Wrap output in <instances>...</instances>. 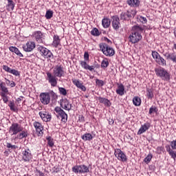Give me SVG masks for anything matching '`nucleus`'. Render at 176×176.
Segmentation results:
<instances>
[{"instance_id":"f257e3e1","label":"nucleus","mask_w":176,"mask_h":176,"mask_svg":"<svg viewBox=\"0 0 176 176\" xmlns=\"http://www.w3.org/2000/svg\"><path fill=\"white\" fill-rule=\"evenodd\" d=\"M64 67L61 65H57L54 67L53 74L50 72H47V80L52 87L57 86V78H62L64 76Z\"/></svg>"},{"instance_id":"f03ea898","label":"nucleus","mask_w":176,"mask_h":176,"mask_svg":"<svg viewBox=\"0 0 176 176\" xmlns=\"http://www.w3.org/2000/svg\"><path fill=\"white\" fill-rule=\"evenodd\" d=\"M144 28L140 25H134L132 28L131 34L129 36V41L131 43H138L142 39V32Z\"/></svg>"},{"instance_id":"7ed1b4c3","label":"nucleus","mask_w":176,"mask_h":176,"mask_svg":"<svg viewBox=\"0 0 176 176\" xmlns=\"http://www.w3.org/2000/svg\"><path fill=\"white\" fill-rule=\"evenodd\" d=\"M100 50L102 52L104 56H107L109 57H112V56H115V50L113 48L109 47L107 43H100L99 45Z\"/></svg>"},{"instance_id":"20e7f679","label":"nucleus","mask_w":176,"mask_h":176,"mask_svg":"<svg viewBox=\"0 0 176 176\" xmlns=\"http://www.w3.org/2000/svg\"><path fill=\"white\" fill-rule=\"evenodd\" d=\"M135 14H137L136 10H130L126 12H123L120 15V20L123 21H129V20H131V19H134L135 17Z\"/></svg>"},{"instance_id":"39448f33","label":"nucleus","mask_w":176,"mask_h":176,"mask_svg":"<svg viewBox=\"0 0 176 176\" xmlns=\"http://www.w3.org/2000/svg\"><path fill=\"white\" fill-rule=\"evenodd\" d=\"M157 76L161 78L163 80H170V73L162 67L155 69Z\"/></svg>"},{"instance_id":"423d86ee","label":"nucleus","mask_w":176,"mask_h":176,"mask_svg":"<svg viewBox=\"0 0 176 176\" xmlns=\"http://www.w3.org/2000/svg\"><path fill=\"white\" fill-rule=\"evenodd\" d=\"M37 51L39 52L40 54L43 56V57H45V58H54V55H53V53L49 49L38 45L37 46Z\"/></svg>"},{"instance_id":"0eeeda50","label":"nucleus","mask_w":176,"mask_h":176,"mask_svg":"<svg viewBox=\"0 0 176 176\" xmlns=\"http://www.w3.org/2000/svg\"><path fill=\"white\" fill-rule=\"evenodd\" d=\"M73 173L75 174H87V173H90V169L89 166H86L85 164L76 165L72 168Z\"/></svg>"},{"instance_id":"6e6552de","label":"nucleus","mask_w":176,"mask_h":176,"mask_svg":"<svg viewBox=\"0 0 176 176\" xmlns=\"http://www.w3.org/2000/svg\"><path fill=\"white\" fill-rule=\"evenodd\" d=\"M152 57L155 59V63L158 64V65H161L162 67H164L166 65V60L163 57L160 56V54L156 51H152Z\"/></svg>"},{"instance_id":"1a4fd4ad","label":"nucleus","mask_w":176,"mask_h":176,"mask_svg":"<svg viewBox=\"0 0 176 176\" xmlns=\"http://www.w3.org/2000/svg\"><path fill=\"white\" fill-rule=\"evenodd\" d=\"M23 131V126L19 124V123H12L10 126L9 133L11 135H16L19 133Z\"/></svg>"},{"instance_id":"9d476101","label":"nucleus","mask_w":176,"mask_h":176,"mask_svg":"<svg viewBox=\"0 0 176 176\" xmlns=\"http://www.w3.org/2000/svg\"><path fill=\"white\" fill-rule=\"evenodd\" d=\"M54 111L57 113L58 118V116L61 118V122L67 123V120H68V115L65 113V111H64V110L59 107H55Z\"/></svg>"},{"instance_id":"9b49d317","label":"nucleus","mask_w":176,"mask_h":176,"mask_svg":"<svg viewBox=\"0 0 176 176\" xmlns=\"http://www.w3.org/2000/svg\"><path fill=\"white\" fill-rule=\"evenodd\" d=\"M114 155L116 157H118V160H121V162H126L127 157H126V154L122 151V150L119 148L115 149Z\"/></svg>"},{"instance_id":"f8f14e48","label":"nucleus","mask_w":176,"mask_h":176,"mask_svg":"<svg viewBox=\"0 0 176 176\" xmlns=\"http://www.w3.org/2000/svg\"><path fill=\"white\" fill-rule=\"evenodd\" d=\"M33 126L36 129V133L38 137L43 135V126L39 122H34Z\"/></svg>"},{"instance_id":"ddd939ff","label":"nucleus","mask_w":176,"mask_h":176,"mask_svg":"<svg viewBox=\"0 0 176 176\" xmlns=\"http://www.w3.org/2000/svg\"><path fill=\"white\" fill-rule=\"evenodd\" d=\"M40 100L43 105H47L50 103V95L49 93H41L40 94Z\"/></svg>"},{"instance_id":"4468645a","label":"nucleus","mask_w":176,"mask_h":176,"mask_svg":"<svg viewBox=\"0 0 176 176\" xmlns=\"http://www.w3.org/2000/svg\"><path fill=\"white\" fill-rule=\"evenodd\" d=\"M35 43L34 41H28L25 45H23L24 52H32L35 49Z\"/></svg>"},{"instance_id":"2eb2a0df","label":"nucleus","mask_w":176,"mask_h":176,"mask_svg":"<svg viewBox=\"0 0 176 176\" xmlns=\"http://www.w3.org/2000/svg\"><path fill=\"white\" fill-rule=\"evenodd\" d=\"M38 115L43 122H50L52 120V114L47 111H40Z\"/></svg>"},{"instance_id":"dca6fc26","label":"nucleus","mask_w":176,"mask_h":176,"mask_svg":"<svg viewBox=\"0 0 176 176\" xmlns=\"http://www.w3.org/2000/svg\"><path fill=\"white\" fill-rule=\"evenodd\" d=\"M60 107L65 111H71L72 109V104L69 103V101L67 99H63L60 102Z\"/></svg>"},{"instance_id":"f3484780","label":"nucleus","mask_w":176,"mask_h":176,"mask_svg":"<svg viewBox=\"0 0 176 176\" xmlns=\"http://www.w3.org/2000/svg\"><path fill=\"white\" fill-rule=\"evenodd\" d=\"M22 159L25 162H30L32 159V154L30 149L28 148L22 152Z\"/></svg>"},{"instance_id":"a211bd4d","label":"nucleus","mask_w":176,"mask_h":176,"mask_svg":"<svg viewBox=\"0 0 176 176\" xmlns=\"http://www.w3.org/2000/svg\"><path fill=\"white\" fill-rule=\"evenodd\" d=\"M112 27L113 30H116V31H118V30H119V28L120 27V19H119V16H113Z\"/></svg>"},{"instance_id":"6ab92c4d","label":"nucleus","mask_w":176,"mask_h":176,"mask_svg":"<svg viewBox=\"0 0 176 176\" xmlns=\"http://www.w3.org/2000/svg\"><path fill=\"white\" fill-rule=\"evenodd\" d=\"M151 127V124L149 122H146L143 125L141 126L139 131H138V135H141V134H144L146 130H149Z\"/></svg>"},{"instance_id":"aec40b11","label":"nucleus","mask_w":176,"mask_h":176,"mask_svg":"<svg viewBox=\"0 0 176 176\" xmlns=\"http://www.w3.org/2000/svg\"><path fill=\"white\" fill-rule=\"evenodd\" d=\"M72 82L74 85L76 86V87H78V89H80V90H82V91H86V87H85V85H83V83L80 82L79 80L73 79Z\"/></svg>"},{"instance_id":"412c9836","label":"nucleus","mask_w":176,"mask_h":176,"mask_svg":"<svg viewBox=\"0 0 176 176\" xmlns=\"http://www.w3.org/2000/svg\"><path fill=\"white\" fill-rule=\"evenodd\" d=\"M34 38L38 43H43V34L42 32L37 31L34 33Z\"/></svg>"},{"instance_id":"4be33fe9","label":"nucleus","mask_w":176,"mask_h":176,"mask_svg":"<svg viewBox=\"0 0 176 176\" xmlns=\"http://www.w3.org/2000/svg\"><path fill=\"white\" fill-rule=\"evenodd\" d=\"M126 3L131 8H138L140 6V0H127Z\"/></svg>"},{"instance_id":"5701e85b","label":"nucleus","mask_w":176,"mask_h":176,"mask_svg":"<svg viewBox=\"0 0 176 176\" xmlns=\"http://www.w3.org/2000/svg\"><path fill=\"white\" fill-rule=\"evenodd\" d=\"M80 65L82 68H84V69H88L89 71H94V66L91 65H87V62H86V60L85 61H80Z\"/></svg>"},{"instance_id":"b1692460","label":"nucleus","mask_w":176,"mask_h":176,"mask_svg":"<svg viewBox=\"0 0 176 176\" xmlns=\"http://www.w3.org/2000/svg\"><path fill=\"white\" fill-rule=\"evenodd\" d=\"M60 43H61V39H60V36L54 35L53 37L52 46L54 47H58Z\"/></svg>"},{"instance_id":"393cba45","label":"nucleus","mask_w":176,"mask_h":176,"mask_svg":"<svg viewBox=\"0 0 176 176\" xmlns=\"http://www.w3.org/2000/svg\"><path fill=\"white\" fill-rule=\"evenodd\" d=\"M9 50H10V52H12V53H15V54H16V56H19V57H24L23 54H21L20 50H19V48H17L16 47H12V46L10 47Z\"/></svg>"},{"instance_id":"a878e982","label":"nucleus","mask_w":176,"mask_h":176,"mask_svg":"<svg viewBox=\"0 0 176 176\" xmlns=\"http://www.w3.org/2000/svg\"><path fill=\"white\" fill-rule=\"evenodd\" d=\"M116 92L119 96H124V85H123V84L118 85V89L116 90Z\"/></svg>"},{"instance_id":"bb28decb","label":"nucleus","mask_w":176,"mask_h":176,"mask_svg":"<svg viewBox=\"0 0 176 176\" xmlns=\"http://www.w3.org/2000/svg\"><path fill=\"white\" fill-rule=\"evenodd\" d=\"M166 148L167 152L169 153L170 156H171L172 159L175 160L176 153L174 151H173V148L171 149V148L168 145L166 146Z\"/></svg>"},{"instance_id":"cd10ccee","label":"nucleus","mask_w":176,"mask_h":176,"mask_svg":"<svg viewBox=\"0 0 176 176\" xmlns=\"http://www.w3.org/2000/svg\"><path fill=\"white\" fill-rule=\"evenodd\" d=\"M98 100L101 104H104L107 107H111V102L108 99L99 97Z\"/></svg>"},{"instance_id":"c85d7f7f","label":"nucleus","mask_w":176,"mask_h":176,"mask_svg":"<svg viewBox=\"0 0 176 176\" xmlns=\"http://www.w3.org/2000/svg\"><path fill=\"white\" fill-rule=\"evenodd\" d=\"M83 141H91L93 140V135L91 133H85L81 136Z\"/></svg>"},{"instance_id":"c756f323","label":"nucleus","mask_w":176,"mask_h":176,"mask_svg":"<svg viewBox=\"0 0 176 176\" xmlns=\"http://www.w3.org/2000/svg\"><path fill=\"white\" fill-rule=\"evenodd\" d=\"M102 25L104 28H108L111 25V20L108 18H104L102 21Z\"/></svg>"},{"instance_id":"7c9ffc66","label":"nucleus","mask_w":176,"mask_h":176,"mask_svg":"<svg viewBox=\"0 0 176 176\" xmlns=\"http://www.w3.org/2000/svg\"><path fill=\"white\" fill-rule=\"evenodd\" d=\"M8 3L7 5V7H8V12H10L12 10H14L15 3L13 1V0H7Z\"/></svg>"},{"instance_id":"2f4dec72","label":"nucleus","mask_w":176,"mask_h":176,"mask_svg":"<svg viewBox=\"0 0 176 176\" xmlns=\"http://www.w3.org/2000/svg\"><path fill=\"white\" fill-rule=\"evenodd\" d=\"M27 137H28V133L25 131H22L17 135L16 138L18 140H23V138H27Z\"/></svg>"},{"instance_id":"473e14b6","label":"nucleus","mask_w":176,"mask_h":176,"mask_svg":"<svg viewBox=\"0 0 176 176\" xmlns=\"http://www.w3.org/2000/svg\"><path fill=\"white\" fill-rule=\"evenodd\" d=\"M133 103L135 107H140V105H141V98L138 96L134 97L133 99Z\"/></svg>"},{"instance_id":"72a5a7b5","label":"nucleus","mask_w":176,"mask_h":176,"mask_svg":"<svg viewBox=\"0 0 176 176\" xmlns=\"http://www.w3.org/2000/svg\"><path fill=\"white\" fill-rule=\"evenodd\" d=\"M0 89L3 93H9V89L6 87V84L5 82L0 83Z\"/></svg>"},{"instance_id":"f704fd0d","label":"nucleus","mask_w":176,"mask_h":176,"mask_svg":"<svg viewBox=\"0 0 176 176\" xmlns=\"http://www.w3.org/2000/svg\"><path fill=\"white\" fill-rule=\"evenodd\" d=\"M146 96L148 98H153V89H146Z\"/></svg>"},{"instance_id":"c9c22d12","label":"nucleus","mask_w":176,"mask_h":176,"mask_svg":"<svg viewBox=\"0 0 176 176\" xmlns=\"http://www.w3.org/2000/svg\"><path fill=\"white\" fill-rule=\"evenodd\" d=\"M109 65V62L107 58L104 59L101 63V68L105 69Z\"/></svg>"},{"instance_id":"e433bc0d","label":"nucleus","mask_w":176,"mask_h":176,"mask_svg":"<svg viewBox=\"0 0 176 176\" xmlns=\"http://www.w3.org/2000/svg\"><path fill=\"white\" fill-rule=\"evenodd\" d=\"M52 17H53V11L49 10H47L46 13H45V18L47 19V20H50V19H52Z\"/></svg>"},{"instance_id":"4c0bfd02","label":"nucleus","mask_w":176,"mask_h":176,"mask_svg":"<svg viewBox=\"0 0 176 176\" xmlns=\"http://www.w3.org/2000/svg\"><path fill=\"white\" fill-rule=\"evenodd\" d=\"M8 107H10V109L11 111H13L14 112H16V111H17V109L16 108V106L14 105V102H13L12 101L9 102Z\"/></svg>"},{"instance_id":"58836bf2","label":"nucleus","mask_w":176,"mask_h":176,"mask_svg":"<svg viewBox=\"0 0 176 176\" xmlns=\"http://www.w3.org/2000/svg\"><path fill=\"white\" fill-rule=\"evenodd\" d=\"M158 109L155 106H152L148 111L149 115H152L153 113H157Z\"/></svg>"},{"instance_id":"ea45409f","label":"nucleus","mask_w":176,"mask_h":176,"mask_svg":"<svg viewBox=\"0 0 176 176\" xmlns=\"http://www.w3.org/2000/svg\"><path fill=\"white\" fill-rule=\"evenodd\" d=\"M47 141L50 148H53V146H54V142H53V138H52V137L47 138Z\"/></svg>"},{"instance_id":"a19ab883","label":"nucleus","mask_w":176,"mask_h":176,"mask_svg":"<svg viewBox=\"0 0 176 176\" xmlns=\"http://www.w3.org/2000/svg\"><path fill=\"white\" fill-rule=\"evenodd\" d=\"M91 35L94 36H98L100 35V32L98 31V29L96 28H94L91 31Z\"/></svg>"},{"instance_id":"79ce46f5","label":"nucleus","mask_w":176,"mask_h":176,"mask_svg":"<svg viewBox=\"0 0 176 176\" xmlns=\"http://www.w3.org/2000/svg\"><path fill=\"white\" fill-rule=\"evenodd\" d=\"M96 83L97 86H98L99 87H102V86H104V85H105V83L104 82V80H100L98 78L96 79Z\"/></svg>"},{"instance_id":"37998d69","label":"nucleus","mask_w":176,"mask_h":176,"mask_svg":"<svg viewBox=\"0 0 176 176\" xmlns=\"http://www.w3.org/2000/svg\"><path fill=\"white\" fill-rule=\"evenodd\" d=\"M10 74L14 75V76H20V72H19L14 69H11Z\"/></svg>"},{"instance_id":"c03bdc74","label":"nucleus","mask_w":176,"mask_h":176,"mask_svg":"<svg viewBox=\"0 0 176 176\" xmlns=\"http://www.w3.org/2000/svg\"><path fill=\"white\" fill-rule=\"evenodd\" d=\"M58 90H59L60 94H61L62 96H67V89H65V88L59 87Z\"/></svg>"},{"instance_id":"a18cd8bd","label":"nucleus","mask_w":176,"mask_h":176,"mask_svg":"<svg viewBox=\"0 0 176 176\" xmlns=\"http://www.w3.org/2000/svg\"><path fill=\"white\" fill-rule=\"evenodd\" d=\"M153 155L152 154L148 155L144 160V162L146 164L149 163L152 160Z\"/></svg>"},{"instance_id":"49530a36","label":"nucleus","mask_w":176,"mask_h":176,"mask_svg":"<svg viewBox=\"0 0 176 176\" xmlns=\"http://www.w3.org/2000/svg\"><path fill=\"white\" fill-rule=\"evenodd\" d=\"M6 146H7V148H8V149H17L19 147L17 146H16V145H12V144H10V143H9V142H8L7 144H6Z\"/></svg>"},{"instance_id":"de8ad7c7","label":"nucleus","mask_w":176,"mask_h":176,"mask_svg":"<svg viewBox=\"0 0 176 176\" xmlns=\"http://www.w3.org/2000/svg\"><path fill=\"white\" fill-rule=\"evenodd\" d=\"M3 69L6 71V72H9V74H10V71L12 69L9 67V66L3 65Z\"/></svg>"},{"instance_id":"09e8293b","label":"nucleus","mask_w":176,"mask_h":176,"mask_svg":"<svg viewBox=\"0 0 176 176\" xmlns=\"http://www.w3.org/2000/svg\"><path fill=\"white\" fill-rule=\"evenodd\" d=\"M170 146L172 149H176V140L170 142Z\"/></svg>"},{"instance_id":"8fccbe9b","label":"nucleus","mask_w":176,"mask_h":176,"mask_svg":"<svg viewBox=\"0 0 176 176\" xmlns=\"http://www.w3.org/2000/svg\"><path fill=\"white\" fill-rule=\"evenodd\" d=\"M163 151H164V148H163V146H158L157 148V152L159 154L162 153V152H163Z\"/></svg>"},{"instance_id":"3c124183","label":"nucleus","mask_w":176,"mask_h":176,"mask_svg":"<svg viewBox=\"0 0 176 176\" xmlns=\"http://www.w3.org/2000/svg\"><path fill=\"white\" fill-rule=\"evenodd\" d=\"M84 60L85 61H89V52H85Z\"/></svg>"},{"instance_id":"603ef678","label":"nucleus","mask_w":176,"mask_h":176,"mask_svg":"<svg viewBox=\"0 0 176 176\" xmlns=\"http://www.w3.org/2000/svg\"><path fill=\"white\" fill-rule=\"evenodd\" d=\"M140 20L142 21V23L143 24H146L148 20L146 19V18L144 17V16H140Z\"/></svg>"},{"instance_id":"864d4df0","label":"nucleus","mask_w":176,"mask_h":176,"mask_svg":"<svg viewBox=\"0 0 176 176\" xmlns=\"http://www.w3.org/2000/svg\"><path fill=\"white\" fill-rule=\"evenodd\" d=\"M49 95L53 97V98H56L57 97V95H56V93H54L53 91H51Z\"/></svg>"},{"instance_id":"5fc2aeb1","label":"nucleus","mask_w":176,"mask_h":176,"mask_svg":"<svg viewBox=\"0 0 176 176\" xmlns=\"http://www.w3.org/2000/svg\"><path fill=\"white\" fill-rule=\"evenodd\" d=\"M8 94H9V92L8 93L1 92V96L2 98H5L8 97Z\"/></svg>"},{"instance_id":"6e6d98bb","label":"nucleus","mask_w":176,"mask_h":176,"mask_svg":"<svg viewBox=\"0 0 176 176\" xmlns=\"http://www.w3.org/2000/svg\"><path fill=\"white\" fill-rule=\"evenodd\" d=\"M10 86V87H14L16 86V83L14 82V81H11Z\"/></svg>"},{"instance_id":"4d7b16f0","label":"nucleus","mask_w":176,"mask_h":176,"mask_svg":"<svg viewBox=\"0 0 176 176\" xmlns=\"http://www.w3.org/2000/svg\"><path fill=\"white\" fill-rule=\"evenodd\" d=\"M6 83L7 86H10V83H12V82H10V80H8L7 78H6Z\"/></svg>"},{"instance_id":"13d9d810","label":"nucleus","mask_w":176,"mask_h":176,"mask_svg":"<svg viewBox=\"0 0 176 176\" xmlns=\"http://www.w3.org/2000/svg\"><path fill=\"white\" fill-rule=\"evenodd\" d=\"M2 100H3V102L6 104V102H8V101H9V99L8 98V96L6 98H3Z\"/></svg>"},{"instance_id":"bf43d9fd","label":"nucleus","mask_w":176,"mask_h":176,"mask_svg":"<svg viewBox=\"0 0 176 176\" xmlns=\"http://www.w3.org/2000/svg\"><path fill=\"white\" fill-rule=\"evenodd\" d=\"M4 153H5V155H6L8 156V155H9V151H6L4 152Z\"/></svg>"},{"instance_id":"052dcab7","label":"nucleus","mask_w":176,"mask_h":176,"mask_svg":"<svg viewBox=\"0 0 176 176\" xmlns=\"http://www.w3.org/2000/svg\"><path fill=\"white\" fill-rule=\"evenodd\" d=\"M173 47H174V49H175V50H176V44H174Z\"/></svg>"},{"instance_id":"680f3d73","label":"nucleus","mask_w":176,"mask_h":176,"mask_svg":"<svg viewBox=\"0 0 176 176\" xmlns=\"http://www.w3.org/2000/svg\"><path fill=\"white\" fill-rule=\"evenodd\" d=\"M174 34H175V36H176V30H175Z\"/></svg>"},{"instance_id":"e2e57ef3","label":"nucleus","mask_w":176,"mask_h":176,"mask_svg":"<svg viewBox=\"0 0 176 176\" xmlns=\"http://www.w3.org/2000/svg\"><path fill=\"white\" fill-rule=\"evenodd\" d=\"M111 123H112V124H113V123H114L113 120H111Z\"/></svg>"},{"instance_id":"0e129e2a","label":"nucleus","mask_w":176,"mask_h":176,"mask_svg":"<svg viewBox=\"0 0 176 176\" xmlns=\"http://www.w3.org/2000/svg\"><path fill=\"white\" fill-rule=\"evenodd\" d=\"M107 42H110L109 39L107 38Z\"/></svg>"},{"instance_id":"69168bd1","label":"nucleus","mask_w":176,"mask_h":176,"mask_svg":"<svg viewBox=\"0 0 176 176\" xmlns=\"http://www.w3.org/2000/svg\"><path fill=\"white\" fill-rule=\"evenodd\" d=\"M99 0H96V2H98Z\"/></svg>"}]
</instances>
